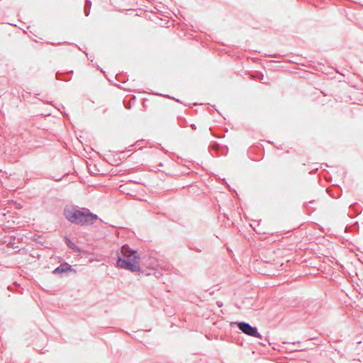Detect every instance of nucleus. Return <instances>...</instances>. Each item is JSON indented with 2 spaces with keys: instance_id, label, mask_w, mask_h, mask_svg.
I'll use <instances>...</instances> for the list:
<instances>
[{
  "instance_id": "obj_1",
  "label": "nucleus",
  "mask_w": 363,
  "mask_h": 363,
  "mask_svg": "<svg viewBox=\"0 0 363 363\" xmlns=\"http://www.w3.org/2000/svg\"><path fill=\"white\" fill-rule=\"evenodd\" d=\"M140 257L137 251L133 250L128 245H123L118 256L117 265L132 272L139 269Z\"/></svg>"
},
{
  "instance_id": "obj_2",
  "label": "nucleus",
  "mask_w": 363,
  "mask_h": 363,
  "mask_svg": "<svg viewBox=\"0 0 363 363\" xmlns=\"http://www.w3.org/2000/svg\"><path fill=\"white\" fill-rule=\"evenodd\" d=\"M64 215L71 223L82 225L93 224L98 218L96 215L88 211H83L72 206H66L64 209Z\"/></svg>"
},
{
  "instance_id": "obj_3",
  "label": "nucleus",
  "mask_w": 363,
  "mask_h": 363,
  "mask_svg": "<svg viewBox=\"0 0 363 363\" xmlns=\"http://www.w3.org/2000/svg\"><path fill=\"white\" fill-rule=\"evenodd\" d=\"M237 325L242 333L247 335L256 337L258 338L262 337L261 335L258 333L257 328L252 327L250 324L247 323H238Z\"/></svg>"
},
{
  "instance_id": "obj_4",
  "label": "nucleus",
  "mask_w": 363,
  "mask_h": 363,
  "mask_svg": "<svg viewBox=\"0 0 363 363\" xmlns=\"http://www.w3.org/2000/svg\"><path fill=\"white\" fill-rule=\"evenodd\" d=\"M69 268H62V267H57L54 271H53V273H62V272H66L67 270H68Z\"/></svg>"
}]
</instances>
